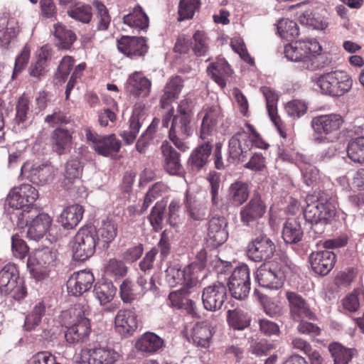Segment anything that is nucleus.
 Masks as SVG:
<instances>
[{"label":"nucleus","mask_w":364,"mask_h":364,"mask_svg":"<svg viewBox=\"0 0 364 364\" xmlns=\"http://www.w3.org/2000/svg\"><path fill=\"white\" fill-rule=\"evenodd\" d=\"M219 111L215 107H210L203 118L200 138L203 140L192 151L187 161L188 168L193 173H198L205 167L213 151V144L208 136L218 124Z\"/></svg>","instance_id":"1"},{"label":"nucleus","mask_w":364,"mask_h":364,"mask_svg":"<svg viewBox=\"0 0 364 364\" xmlns=\"http://www.w3.org/2000/svg\"><path fill=\"white\" fill-rule=\"evenodd\" d=\"M304 210V217L311 225V230L316 235L323 234L326 225L331 223L336 214L334 201L328 195L322 193L316 200L309 202Z\"/></svg>","instance_id":"2"},{"label":"nucleus","mask_w":364,"mask_h":364,"mask_svg":"<svg viewBox=\"0 0 364 364\" xmlns=\"http://www.w3.org/2000/svg\"><path fill=\"white\" fill-rule=\"evenodd\" d=\"M293 263L285 254L277 255L272 262L262 264L257 270L256 279L259 286L271 289L282 287Z\"/></svg>","instance_id":"3"},{"label":"nucleus","mask_w":364,"mask_h":364,"mask_svg":"<svg viewBox=\"0 0 364 364\" xmlns=\"http://www.w3.org/2000/svg\"><path fill=\"white\" fill-rule=\"evenodd\" d=\"M311 80L322 95L332 97L343 96L350 91L353 85L349 75L340 70L320 75L316 73L311 76Z\"/></svg>","instance_id":"4"},{"label":"nucleus","mask_w":364,"mask_h":364,"mask_svg":"<svg viewBox=\"0 0 364 364\" xmlns=\"http://www.w3.org/2000/svg\"><path fill=\"white\" fill-rule=\"evenodd\" d=\"M14 218L16 219L18 228L28 226V237L36 241L45 235L52 223V218L48 213L40 212L34 207L14 213L11 216V220Z\"/></svg>","instance_id":"5"},{"label":"nucleus","mask_w":364,"mask_h":364,"mask_svg":"<svg viewBox=\"0 0 364 364\" xmlns=\"http://www.w3.org/2000/svg\"><path fill=\"white\" fill-rule=\"evenodd\" d=\"M344 120L341 114H321L312 118L311 126L316 144L333 143L338 139V131Z\"/></svg>","instance_id":"6"},{"label":"nucleus","mask_w":364,"mask_h":364,"mask_svg":"<svg viewBox=\"0 0 364 364\" xmlns=\"http://www.w3.org/2000/svg\"><path fill=\"white\" fill-rule=\"evenodd\" d=\"M99 240L95 227L80 228L75 235L72 245L73 257L75 260L84 262L91 257L96 249Z\"/></svg>","instance_id":"7"},{"label":"nucleus","mask_w":364,"mask_h":364,"mask_svg":"<svg viewBox=\"0 0 364 364\" xmlns=\"http://www.w3.org/2000/svg\"><path fill=\"white\" fill-rule=\"evenodd\" d=\"M57 251L49 247L36 250L27 259V267L31 274L38 280L48 276L49 267L54 266Z\"/></svg>","instance_id":"8"},{"label":"nucleus","mask_w":364,"mask_h":364,"mask_svg":"<svg viewBox=\"0 0 364 364\" xmlns=\"http://www.w3.org/2000/svg\"><path fill=\"white\" fill-rule=\"evenodd\" d=\"M193 105L189 99L182 100L173 115L169 133L178 134L183 137H188L193 133Z\"/></svg>","instance_id":"9"},{"label":"nucleus","mask_w":364,"mask_h":364,"mask_svg":"<svg viewBox=\"0 0 364 364\" xmlns=\"http://www.w3.org/2000/svg\"><path fill=\"white\" fill-rule=\"evenodd\" d=\"M321 50L319 43L313 38L300 39L284 47L285 57L291 61L302 62L307 65L310 55Z\"/></svg>","instance_id":"10"},{"label":"nucleus","mask_w":364,"mask_h":364,"mask_svg":"<svg viewBox=\"0 0 364 364\" xmlns=\"http://www.w3.org/2000/svg\"><path fill=\"white\" fill-rule=\"evenodd\" d=\"M250 272L246 264L236 267L229 277L228 287L231 296L237 300H245L250 291Z\"/></svg>","instance_id":"11"},{"label":"nucleus","mask_w":364,"mask_h":364,"mask_svg":"<svg viewBox=\"0 0 364 364\" xmlns=\"http://www.w3.org/2000/svg\"><path fill=\"white\" fill-rule=\"evenodd\" d=\"M118 358L117 353L106 345H98L92 348L81 350L77 364H114Z\"/></svg>","instance_id":"12"},{"label":"nucleus","mask_w":364,"mask_h":364,"mask_svg":"<svg viewBox=\"0 0 364 364\" xmlns=\"http://www.w3.org/2000/svg\"><path fill=\"white\" fill-rule=\"evenodd\" d=\"M38 197V191L34 187L30 184H21L10 191L6 203L9 207L20 212L28 207H33Z\"/></svg>","instance_id":"13"},{"label":"nucleus","mask_w":364,"mask_h":364,"mask_svg":"<svg viewBox=\"0 0 364 364\" xmlns=\"http://www.w3.org/2000/svg\"><path fill=\"white\" fill-rule=\"evenodd\" d=\"M70 314L76 317L74 323L67 328L65 332L66 342L76 344L86 341L91 331L90 320L82 309H74Z\"/></svg>","instance_id":"14"},{"label":"nucleus","mask_w":364,"mask_h":364,"mask_svg":"<svg viewBox=\"0 0 364 364\" xmlns=\"http://www.w3.org/2000/svg\"><path fill=\"white\" fill-rule=\"evenodd\" d=\"M276 246L272 240L265 235L256 236L249 242L247 255L255 262H265L272 257Z\"/></svg>","instance_id":"15"},{"label":"nucleus","mask_w":364,"mask_h":364,"mask_svg":"<svg viewBox=\"0 0 364 364\" xmlns=\"http://www.w3.org/2000/svg\"><path fill=\"white\" fill-rule=\"evenodd\" d=\"M202 301L204 308L208 311L220 310L227 299L226 285L220 282L205 287L202 294Z\"/></svg>","instance_id":"16"},{"label":"nucleus","mask_w":364,"mask_h":364,"mask_svg":"<svg viewBox=\"0 0 364 364\" xmlns=\"http://www.w3.org/2000/svg\"><path fill=\"white\" fill-rule=\"evenodd\" d=\"M252 141L246 133L234 134L229 140L228 161L231 163L245 161L250 154Z\"/></svg>","instance_id":"17"},{"label":"nucleus","mask_w":364,"mask_h":364,"mask_svg":"<svg viewBox=\"0 0 364 364\" xmlns=\"http://www.w3.org/2000/svg\"><path fill=\"white\" fill-rule=\"evenodd\" d=\"M86 136L87 140L92 143L93 149L99 155L109 156L120 149L121 142L114 134L100 136L87 131Z\"/></svg>","instance_id":"18"},{"label":"nucleus","mask_w":364,"mask_h":364,"mask_svg":"<svg viewBox=\"0 0 364 364\" xmlns=\"http://www.w3.org/2000/svg\"><path fill=\"white\" fill-rule=\"evenodd\" d=\"M20 32L18 21L11 17L8 13H4L0 18V48L9 49L16 41Z\"/></svg>","instance_id":"19"},{"label":"nucleus","mask_w":364,"mask_h":364,"mask_svg":"<svg viewBox=\"0 0 364 364\" xmlns=\"http://www.w3.org/2000/svg\"><path fill=\"white\" fill-rule=\"evenodd\" d=\"M118 50L132 59L144 56L148 51L143 37L123 36L117 41Z\"/></svg>","instance_id":"20"},{"label":"nucleus","mask_w":364,"mask_h":364,"mask_svg":"<svg viewBox=\"0 0 364 364\" xmlns=\"http://www.w3.org/2000/svg\"><path fill=\"white\" fill-rule=\"evenodd\" d=\"M267 206L259 195H254L250 200L241 208L240 217L241 222L250 226L262 218L266 213Z\"/></svg>","instance_id":"21"},{"label":"nucleus","mask_w":364,"mask_h":364,"mask_svg":"<svg viewBox=\"0 0 364 364\" xmlns=\"http://www.w3.org/2000/svg\"><path fill=\"white\" fill-rule=\"evenodd\" d=\"M94 281V276L90 271L74 272L67 281L68 292L73 296H79L92 287Z\"/></svg>","instance_id":"22"},{"label":"nucleus","mask_w":364,"mask_h":364,"mask_svg":"<svg viewBox=\"0 0 364 364\" xmlns=\"http://www.w3.org/2000/svg\"><path fill=\"white\" fill-rule=\"evenodd\" d=\"M286 298L289 302L291 316L294 320L314 319V314L310 309L306 301L300 294L288 291L286 292Z\"/></svg>","instance_id":"23"},{"label":"nucleus","mask_w":364,"mask_h":364,"mask_svg":"<svg viewBox=\"0 0 364 364\" xmlns=\"http://www.w3.org/2000/svg\"><path fill=\"white\" fill-rule=\"evenodd\" d=\"M311 267L316 274H328L336 262V254L328 250L312 252L309 256Z\"/></svg>","instance_id":"24"},{"label":"nucleus","mask_w":364,"mask_h":364,"mask_svg":"<svg viewBox=\"0 0 364 364\" xmlns=\"http://www.w3.org/2000/svg\"><path fill=\"white\" fill-rule=\"evenodd\" d=\"M117 331L124 337L133 334L138 327L137 316L131 309L119 310L114 320Z\"/></svg>","instance_id":"25"},{"label":"nucleus","mask_w":364,"mask_h":364,"mask_svg":"<svg viewBox=\"0 0 364 364\" xmlns=\"http://www.w3.org/2000/svg\"><path fill=\"white\" fill-rule=\"evenodd\" d=\"M227 220L223 216H214L208 222V237L214 247L223 244L228 237Z\"/></svg>","instance_id":"26"},{"label":"nucleus","mask_w":364,"mask_h":364,"mask_svg":"<svg viewBox=\"0 0 364 364\" xmlns=\"http://www.w3.org/2000/svg\"><path fill=\"white\" fill-rule=\"evenodd\" d=\"M146 118V112L141 107H134L129 120L128 129H125L120 133V136L125 144L129 145L134 143Z\"/></svg>","instance_id":"27"},{"label":"nucleus","mask_w":364,"mask_h":364,"mask_svg":"<svg viewBox=\"0 0 364 364\" xmlns=\"http://www.w3.org/2000/svg\"><path fill=\"white\" fill-rule=\"evenodd\" d=\"M326 11L322 8L308 9L299 16V21L302 25L312 27L317 30H324L328 26Z\"/></svg>","instance_id":"28"},{"label":"nucleus","mask_w":364,"mask_h":364,"mask_svg":"<svg viewBox=\"0 0 364 364\" xmlns=\"http://www.w3.org/2000/svg\"><path fill=\"white\" fill-rule=\"evenodd\" d=\"M151 87V81L137 72L130 75L125 83L127 92L135 97H147L149 95Z\"/></svg>","instance_id":"29"},{"label":"nucleus","mask_w":364,"mask_h":364,"mask_svg":"<svg viewBox=\"0 0 364 364\" xmlns=\"http://www.w3.org/2000/svg\"><path fill=\"white\" fill-rule=\"evenodd\" d=\"M164 168L171 175H176L181 168L180 154L168 141L161 146Z\"/></svg>","instance_id":"30"},{"label":"nucleus","mask_w":364,"mask_h":364,"mask_svg":"<svg viewBox=\"0 0 364 364\" xmlns=\"http://www.w3.org/2000/svg\"><path fill=\"white\" fill-rule=\"evenodd\" d=\"M183 203L189 218L194 221H202L206 218L208 208L205 203L194 195L186 192Z\"/></svg>","instance_id":"31"},{"label":"nucleus","mask_w":364,"mask_h":364,"mask_svg":"<svg viewBox=\"0 0 364 364\" xmlns=\"http://www.w3.org/2000/svg\"><path fill=\"white\" fill-rule=\"evenodd\" d=\"M84 208L79 204L68 205L60 215L58 222L65 230L75 228L82 220Z\"/></svg>","instance_id":"32"},{"label":"nucleus","mask_w":364,"mask_h":364,"mask_svg":"<svg viewBox=\"0 0 364 364\" xmlns=\"http://www.w3.org/2000/svg\"><path fill=\"white\" fill-rule=\"evenodd\" d=\"M183 87V80L181 76L172 77L164 88L160 103L163 108L168 107L173 101L177 99Z\"/></svg>","instance_id":"33"},{"label":"nucleus","mask_w":364,"mask_h":364,"mask_svg":"<svg viewBox=\"0 0 364 364\" xmlns=\"http://www.w3.org/2000/svg\"><path fill=\"white\" fill-rule=\"evenodd\" d=\"M19 279L18 270L14 264L5 265L0 270V293L5 296L9 295Z\"/></svg>","instance_id":"34"},{"label":"nucleus","mask_w":364,"mask_h":364,"mask_svg":"<svg viewBox=\"0 0 364 364\" xmlns=\"http://www.w3.org/2000/svg\"><path fill=\"white\" fill-rule=\"evenodd\" d=\"M164 346V340L156 333L152 332H146L144 333L136 342V348L146 355H151L159 350Z\"/></svg>","instance_id":"35"},{"label":"nucleus","mask_w":364,"mask_h":364,"mask_svg":"<svg viewBox=\"0 0 364 364\" xmlns=\"http://www.w3.org/2000/svg\"><path fill=\"white\" fill-rule=\"evenodd\" d=\"M53 148L58 154L70 152L72 145V135L69 130L63 128L55 129L51 134Z\"/></svg>","instance_id":"36"},{"label":"nucleus","mask_w":364,"mask_h":364,"mask_svg":"<svg viewBox=\"0 0 364 364\" xmlns=\"http://www.w3.org/2000/svg\"><path fill=\"white\" fill-rule=\"evenodd\" d=\"M210 77L221 87L226 85V78L231 75L232 70L225 59H219L207 68Z\"/></svg>","instance_id":"37"},{"label":"nucleus","mask_w":364,"mask_h":364,"mask_svg":"<svg viewBox=\"0 0 364 364\" xmlns=\"http://www.w3.org/2000/svg\"><path fill=\"white\" fill-rule=\"evenodd\" d=\"M53 168L47 164L33 165L28 171L26 176L30 181L38 186H43L53 178Z\"/></svg>","instance_id":"38"},{"label":"nucleus","mask_w":364,"mask_h":364,"mask_svg":"<svg viewBox=\"0 0 364 364\" xmlns=\"http://www.w3.org/2000/svg\"><path fill=\"white\" fill-rule=\"evenodd\" d=\"M304 232L298 218H289L284 223L282 237L286 243L296 244L303 237Z\"/></svg>","instance_id":"39"},{"label":"nucleus","mask_w":364,"mask_h":364,"mask_svg":"<svg viewBox=\"0 0 364 364\" xmlns=\"http://www.w3.org/2000/svg\"><path fill=\"white\" fill-rule=\"evenodd\" d=\"M200 269L196 263H192L183 268L176 270V277L181 282L183 288L191 290L198 282V272ZM174 279L176 276L173 277Z\"/></svg>","instance_id":"40"},{"label":"nucleus","mask_w":364,"mask_h":364,"mask_svg":"<svg viewBox=\"0 0 364 364\" xmlns=\"http://www.w3.org/2000/svg\"><path fill=\"white\" fill-rule=\"evenodd\" d=\"M250 195L247 183L242 181H236L229 188L228 200L233 205L239 206L245 203Z\"/></svg>","instance_id":"41"},{"label":"nucleus","mask_w":364,"mask_h":364,"mask_svg":"<svg viewBox=\"0 0 364 364\" xmlns=\"http://www.w3.org/2000/svg\"><path fill=\"white\" fill-rule=\"evenodd\" d=\"M123 23L132 28L139 30L146 29L149 26V18L143 9L137 5L132 13L125 15L123 17Z\"/></svg>","instance_id":"42"},{"label":"nucleus","mask_w":364,"mask_h":364,"mask_svg":"<svg viewBox=\"0 0 364 364\" xmlns=\"http://www.w3.org/2000/svg\"><path fill=\"white\" fill-rule=\"evenodd\" d=\"M328 350L334 364H348L356 353L354 348H347L338 343H331Z\"/></svg>","instance_id":"43"},{"label":"nucleus","mask_w":364,"mask_h":364,"mask_svg":"<svg viewBox=\"0 0 364 364\" xmlns=\"http://www.w3.org/2000/svg\"><path fill=\"white\" fill-rule=\"evenodd\" d=\"M117 289L111 282H97L94 286L93 292L101 305L110 302L115 294Z\"/></svg>","instance_id":"44"},{"label":"nucleus","mask_w":364,"mask_h":364,"mask_svg":"<svg viewBox=\"0 0 364 364\" xmlns=\"http://www.w3.org/2000/svg\"><path fill=\"white\" fill-rule=\"evenodd\" d=\"M97 232L99 237L97 241L102 243L104 248H107L117 235V224L112 220L103 221Z\"/></svg>","instance_id":"45"},{"label":"nucleus","mask_w":364,"mask_h":364,"mask_svg":"<svg viewBox=\"0 0 364 364\" xmlns=\"http://www.w3.org/2000/svg\"><path fill=\"white\" fill-rule=\"evenodd\" d=\"M54 36L58 41L56 43L57 46L64 50L70 49L77 39L73 31L60 24L55 26Z\"/></svg>","instance_id":"46"},{"label":"nucleus","mask_w":364,"mask_h":364,"mask_svg":"<svg viewBox=\"0 0 364 364\" xmlns=\"http://www.w3.org/2000/svg\"><path fill=\"white\" fill-rule=\"evenodd\" d=\"M347 154L355 163L364 164V136L352 139L348 144Z\"/></svg>","instance_id":"47"},{"label":"nucleus","mask_w":364,"mask_h":364,"mask_svg":"<svg viewBox=\"0 0 364 364\" xmlns=\"http://www.w3.org/2000/svg\"><path fill=\"white\" fill-rule=\"evenodd\" d=\"M46 309L45 304L43 301L39 302L33 307L32 311L26 316L23 328L26 331H31L39 326L42 317L45 315Z\"/></svg>","instance_id":"48"},{"label":"nucleus","mask_w":364,"mask_h":364,"mask_svg":"<svg viewBox=\"0 0 364 364\" xmlns=\"http://www.w3.org/2000/svg\"><path fill=\"white\" fill-rule=\"evenodd\" d=\"M166 203L160 200L156 203L149 215V220L154 231L158 232L163 228Z\"/></svg>","instance_id":"49"},{"label":"nucleus","mask_w":364,"mask_h":364,"mask_svg":"<svg viewBox=\"0 0 364 364\" xmlns=\"http://www.w3.org/2000/svg\"><path fill=\"white\" fill-rule=\"evenodd\" d=\"M68 14L72 18L87 23L92 18V8L89 5L78 2L70 5Z\"/></svg>","instance_id":"50"},{"label":"nucleus","mask_w":364,"mask_h":364,"mask_svg":"<svg viewBox=\"0 0 364 364\" xmlns=\"http://www.w3.org/2000/svg\"><path fill=\"white\" fill-rule=\"evenodd\" d=\"M212 331L207 325L198 324L193 330L192 339L193 343L202 348H208L212 337Z\"/></svg>","instance_id":"51"},{"label":"nucleus","mask_w":364,"mask_h":364,"mask_svg":"<svg viewBox=\"0 0 364 364\" xmlns=\"http://www.w3.org/2000/svg\"><path fill=\"white\" fill-rule=\"evenodd\" d=\"M119 293L123 302L127 304L141 297L134 283L129 279H125L121 284Z\"/></svg>","instance_id":"52"},{"label":"nucleus","mask_w":364,"mask_h":364,"mask_svg":"<svg viewBox=\"0 0 364 364\" xmlns=\"http://www.w3.org/2000/svg\"><path fill=\"white\" fill-rule=\"evenodd\" d=\"M200 5V0H181L178 6V20L191 18Z\"/></svg>","instance_id":"53"},{"label":"nucleus","mask_w":364,"mask_h":364,"mask_svg":"<svg viewBox=\"0 0 364 364\" xmlns=\"http://www.w3.org/2000/svg\"><path fill=\"white\" fill-rule=\"evenodd\" d=\"M228 321L235 329L242 330L250 325V319L245 314L237 310L228 311Z\"/></svg>","instance_id":"54"},{"label":"nucleus","mask_w":364,"mask_h":364,"mask_svg":"<svg viewBox=\"0 0 364 364\" xmlns=\"http://www.w3.org/2000/svg\"><path fill=\"white\" fill-rule=\"evenodd\" d=\"M29 114V100L27 97L22 96L18 100L16 106L15 123L18 125L24 124L28 121Z\"/></svg>","instance_id":"55"},{"label":"nucleus","mask_w":364,"mask_h":364,"mask_svg":"<svg viewBox=\"0 0 364 364\" xmlns=\"http://www.w3.org/2000/svg\"><path fill=\"white\" fill-rule=\"evenodd\" d=\"M278 31L282 38H296L299 35L296 23L289 19H283L279 22Z\"/></svg>","instance_id":"56"},{"label":"nucleus","mask_w":364,"mask_h":364,"mask_svg":"<svg viewBox=\"0 0 364 364\" xmlns=\"http://www.w3.org/2000/svg\"><path fill=\"white\" fill-rule=\"evenodd\" d=\"M172 233L168 230H165L161 234V237L158 243V252L159 251L160 257L164 260L168 257L171 251Z\"/></svg>","instance_id":"57"},{"label":"nucleus","mask_w":364,"mask_h":364,"mask_svg":"<svg viewBox=\"0 0 364 364\" xmlns=\"http://www.w3.org/2000/svg\"><path fill=\"white\" fill-rule=\"evenodd\" d=\"M82 171V165L81 162L73 159L69 160L65 167V177L70 183H73L75 179L78 178Z\"/></svg>","instance_id":"58"},{"label":"nucleus","mask_w":364,"mask_h":364,"mask_svg":"<svg viewBox=\"0 0 364 364\" xmlns=\"http://www.w3.org/2000/svg\"><path fill=\"white\" fill-rule=\"evenodd\" d=\"M320 52L311 54L307 61V65H303V68L313 71L328 65L331 63V60L326 54H321Z\"/></svg>","instance_id":"59"},{"label":"nucleus","mask_w":364,"mask_h":364,"mask_svg":"<svg viewBox=\"0 0 364 364\" xmlns=\"http://www.w3.org/2000/svg\"><path fill=\"white\" fill-rule=\"evenodd\" d=\"M134 283L141 296H144L147 291H155L157 289L155 279L153 277H147L145 273L144 275H139L136 281Z\"/></svg>","instance_id":"60"},{"label":"nucleus","mask_w":364,"mask_h":364,"mask_svg":"<svg viewBox=\"0 0 364 364\" xmlns=\"http://www.w3.org/2000/svg\"><path fill=\"white\" fill-rule=\"evenodd\" d=\"M106 273L114 276L116 279L124 277L127 273V267L122 261L111 259L106 266Z\"/></svg>","instance_id":"61"},{"label":"nucleus","mask_w":364,"mask_h":364,"mask_svg":"<svg viewBox=\"0 0 364 364\" xmlns=\"http://www.w3.org/2000/svg\"><path fill=\"white\" fill-rule=\"evenodd\" d=\"M193 50L197 56L205 55L208 52L206 37L204 33L197 31L193 36Z\"/></svg>","instance_id":"62"},{"label":"nucleus","mask_w":364,"mask_h":364,"mask_svg":"<svg viewBox=\"0 0 364 364\" xmlns=\"http://www.w3.org/2000/svg\"><path fill=\"white\" fill-rule=\"evenodd\" d=\"M210 183V193L211 197V203L214 207L218 205L220 201L219 189L220 186V178L216 173H211L208 178Z\"/></svg>","instance_id":"63"},{"label":"nucleus","mask_w":364,"mask_h":364,"mask_svg":"<svg viewBox=\"0 0 364 364\" xmlns=\"http://www.w3.org/2000/svg\"><path fill=\"white\" fill-rule=\"evenodd\" d=\"M48 53L41 51L38 56L36 62L31 63L29 68V73L34 77H39L45 73L46 63Z\"/></svg>","instance_id":"64"}]
</instances>
